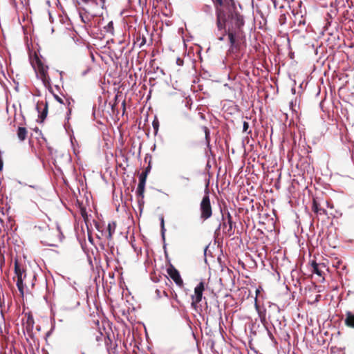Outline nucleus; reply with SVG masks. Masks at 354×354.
I'll use <instances>...</instances> for the list:
<instances>
[{
  "label": "nucleus",
  "instance_id": "obj_43",
  "mask_svg": "<svg viewBox=\"0 0 354 354\" xmlns=\"http://www.w3.org/2000/svg\"><path fill=\"white\" fill-rule=\"evenodd\" d=\"M82 354H84V353H82Z\"/></svg>",
  "mask_w": 354,
  "mask_h": 354
},
{
  "label": "nucleus",
  "instance_id": "obj_4",
  "mask_svg": "<svg viewBox=\"0 0 354 354\" xmlns=\"http://www.w3.org/2000/svg\"><path fill=\"white\" fill-rule=\"evenodd\" d=\"M222 219L223 221V225L219 224L218 227L215 231V234L218 235L220 232L221 225H223V232L228 237L234 234V231L233 230V222L232 216L229 212L227 213L226 218L224 214H222Z\"/></svg>",
  "mask_w": 354,
  "mask_h": 354
},
{
  "label": "nucleus",
  "instance_id": "obj_1",
  "mask_svg": "<svg viewBox=\"0 0 354 354\" xmlns=\"http://www.w3.org/2000/svg\"><path fill=\"white\" fill-rule=\"evenodd\" d=\"M216 14V24L218 30L223 34L218 39L223 41L227 35L230 48L229 52L232 54L240 53L245 43V35L243 31L245 20L243 15L239 11L234 0H212Z\"/></svg>",
  "mask_w": 354,
  "mask_h": 354
},
{
  "label": "nucleus",
  "instance_id": "obj_2",
  "mask_svg": "<svg viewBox=\"0 0 354 354\" xmlns=\"http://www.w3.org/2000/svg\"><path fill=\"white\" fill-rule=\"evenodd\" d=\"M15 273L17 278V286L21 296H24V289L26 288L28 289V284H27V274L25 268L19 263L17 259L15 261Z\"/></svg>",
  "mask_w": 354,
  "mask_h": 354
},
{
  "label": "nucleus",
  "instance_id": "obj_36",
  "mask_svg": "<svg viewBox=\"0 0 354 354\" xmlns=\"http://www.w3.org/2000/svg\"><path fill=\"white\" fill-rule=\"evenodd\" d=\"M137 41H138L139 40L140 41H142V38H140V36L139 35V37H137Z\"/></svg>",
  "mask_w": 354,
  "mask_h": 354
},
{
  "label": "nucleus",
  "instance_id": "obj_33",
  "mask_svg": "<svg viewBox=\"0 0 354 354\" xmlns=\"http://www.w3.org/2000/svg\"><path fill=\"white\" fill-rule=\"evenodd\" d=\"M145 43H146V39H145L144 37H142V41H140V44H139V45H140V46L141 47V46H143Z\"/></svg>",
  "mask_w": 354,
  "mask_h": 354
},
{
  "label": "nucleus",
  "instance_id": "obj_39",
  "mask_svg": "<svg viewBox=\"0 0 354 354\" xmlns=\"http://www.w3.org/2000/svg\"><path fill=\"white\" fill-rule=\"evenodd\" d=\"M225 223H226V225H227V227H229V224H227V221H225Z\"/></svg>",
  "mask_w": 354,
  "mask_h": 354
},
{
  "label": "nucleus",
  "instance_id": "obj_18",
  "mask_svg": "<svg viewBox=\"0 0 354 354\" xmlns=\"http://www.w3.org/2000/svg\"><path fill=\"white\" fill-rule=\"evenodd\" d=\"M202 10L207 15H209V16L212 17L213 8L211 5H204L202 8Z\"/></svg>",
  "mask_w": 354,
  "mask_h": 354
},
{
  "label": "nucleus",
  "instance_id": "obj_38",
  "mask_svg": "<svg viewBox=\"0 0 354 354\" xmlns=\"http://www.w3.org/2000/svg\"><path fill=\"white\" fill-rule=\"evenodd\" d=\"M162 293L164 294V295L167 296V294L165 291H163Z\"/></svg>",
  "mask_w": 354,
  "mask_h": 354
},
{
  "label": "nucleus",
  "instance_id": "obj_13",
  "mask_svg": "<svg viewBox=\"0 0 354 354\" xmlns=\"http://www.w3.org/2000/svg\"><path fill=\"white\" fill-rule=\"evenodd\" d=\"M116 228V223L115 222L109 223L107 225L106 230L105 232L106 236L108 239H112L113 234H114Z\"/></svg>",
  "mask_w": 354,
  "mask_h": 354
},
{
  "label": "nucleus",
  "instance_id": "obj_19",
  "mask_svg": "<svg viewBox=\"0 0 354 354\" xmlns=\"http://www.w3.org/2000/svg\"><path fill=\"white\" fill-rule=\"evenodd\" d=\"M35 279H36V277L35 275H32L30 277H27V284H28V288H34L35 283H34L33 281Z\"/></svg>",
  "mask_w": 354,
  "mask_h": 354
},
{
  "label": "nucleus",
  "instance_id": "obj_25",
  "mask_svg": "<svg viewBox=\"0 0 354 354\" xmlns=\"http://www.w3.org/2000/svg\"><path fill=\"white\" fill-rule=\"evenodd\" d=\"M286 15L284 14L280 15L279 19V24L281 25L284 24L285 22H286Z\"/></svg>",
  "mask_w": 354,
  "mask_h": 354
},
{
  "label": "nucleus",
  "instance_id": "obj_15",
  "mask_svg": "<svg viewBox=\"0 0 354 354\" xmlns=\"http://www.w3.org/2000/svg\"><path fill=\"white\" fill-rule=\"evenodd\" d=\"M84 4H91L95 7L104 8L105 0H81Z\"/></svg>",
  "mask_w": 354,
  "mask_h": 354
},
{
  "label": "nucleus",
  "instance_id": "obj_3",
  "mask_svg": "<svg viewBox=\"0 0 354 354\" xmlns=\"http://www.w3.org/2000/svg\"><path fill=\"white\" fill-rule=\"evenodd\" d=\"M32 64L35 69L37 71L38 75L46 86H50V79L48 74V67L43 64L41 60L37 55H35L32 60Z\"/></svg>",
  "mask_w": 354,
  "mask_h": 354
},
{
  "label": "nucleus",
  "instance_id": "obj_34",
  "mask_svg": "<svg viewBox=\"0 0 354 354\" xmlns=\"http://www.w3.org/2000/svg\"><path fill=\"white\" fill-rule=\"evenodd\" d=\"M122 107H123V111H125V106H126V102L125 100H124L122 103Z\"/></svg>",
  "mask_w": 354,
  "mask_h": 354
},
{
  "label": "nucleus",
  "instance_id": "obj_16",
  "mask_svg": "<svg viewBox=\"0 0 354 354\" xmlns=\"http://www.w3.org/2000/svg\"><path fill=\"white\" fill-rule=\"evenodd\" d=\"M28 130L25 127H19L17 130V135L20 141H24L27 137Z\"/></svg>",
  "mask_w": 354,
  "mask_h": 354
},
{
  "label": "nucleus",
  "instance_id": "obj_22",
  "mask_svg": "<svg viewBox=\"0 0 354 354\" xmlns=\"http://www.w3.org/2000/svg\"><path fill=\"white\" fill-rule=\"evenodd\" d=\"M104 29L107 32L113 33V24L112 21L108 23V24L104 26Z\"/></svg>",
  "mask_w": 354,
  "mask_h": 354
},
{
  "label": "nucleus",
  "instance_id": "obj_14",
  "mask_svg": "<svg viewBox=\"0 0 354 354\" xmlns=\"http://www.w3.org/2000/svg\"><path fill=\"white\" fill-rule=\"evenodd\" d=\"M344 323L348 327L354 328V314L350 311L346 312Z\"/></svg>",
  "mask_w": 354,
  "mask_h": 354
},
{
  "label": "nucleus",
  "instance_id": "obj_20",
  "mask_svg": "<svg viewBox=\"0 0 354 354\" xmlns=\"http://www.w3.org/2000/svg\"><path fill=\"white\" fill-rule=\"evenodd\" d=\"M152 126L154 130V134L156 135L159 129V121L156 118L153 120Z\"/></svg>",
  "mask_w": 354,
  "mask_h": 354
},
{
  "label": "nucleus",
  "instance_id": "obj_27",
  "mask_svg": "<svg viewBox=\"0 0 354 354\" xmlns=\"http://www.w3.org/2000/svg\"><path fill=\"white\" fill-rule=\"evenodd\" d=\"M176 64H177L178 66H183V64H184L183 59H181L180 57H178V58H176Z\"/></svg>",
  "mask_w": 354,
  "mask_h": 354
},
{
  "label": "nucleus",
  "instance_id": "obj_6",
  "mask_svg": "<svg viewBox=\"0 0 354 354\" xmlns=\"http://www.w3.org/2000/svg\"><path fill=\"white\" fill-rule=\"evenodd\" d=\"M205 290V283L201 281L194 288V293L191 296L192 298V307L196 308L197 304L200 303L203 298V292Z\"/></svg>",
  "mask_w": 354,
  "mask_h": 354
},
{
  "label": "nucleus",
  "instance_id": "obj_11",
  "mask_svg": "<svg viewBox=\"0 0 354 354\" xmlns=\"http://www.w3.org/2000/svg\"><path fill=\"white\" fill-rule=\"evenodd\" d=\"M294 15L293 22L298 26H304L306 24V19L304 17L303 12L301 9L299 10H295V9L292 11Z\"/></svg>",
  "mask_w": 354,
  "mask_h": 354
},
{
  "label": "nucleus",
  "instance_id": "obj_42",
  "mask_svg": "<svg viewBox=\"0 0 354 354\" xmlns=\"http://www.w3.org/2000/svg\"><path fill=\"white\" fill-rule=\"evenodd\" d=\"M71 109L70 108H68V112L71 113Z\"/></svg>",
  "mask_w": 354,
  "mask_h": 354
},
{
  "label": "nucleus",
  "instance_id": "obj_30",
  "mask_svg": "<svg viewBox=\"0 0 354 354\" xmlns=\"http://www.w3.org/2000/svg\"><path fill=\"white\" fill-rule=\"evenodd\" d=\"M150 169H151V165H149L147 167H146L145 170L144 171H142V173H146V176H147L149 172L150 171Z\"/></svg>",
  "mask_w": 354,
  "mask_h": 354
},
{
  "label": "nucleus",
  "instance_id": "obj_41",
  "mask_svg": "<svg viewBox=\"0 0 354 354\" xmlns=\"http://www.w3.org/2000/svg\"><path fill=\"white\" fill-rule=\"evenodd\" d=\"M184 179H185L186 180H189V178H183Z\"/></svg>",
  "mask_w": 354,
  "mask_h": 354
},
{
  "label": "nucleus",
  "instance_id": "obj_21",
  "mask_svg": "<svg viewBox=\"0 0 354 354\" xmlns=\"http://www.w3.org/2000/svg\"><path fill=\"white\" fill-rule=\"evenodd\" d=\"M203 131H204V133H205V140H206L207 142L209 143V140H210V132H209V129L207 127H203Z\"/></svg>",
  "mask_w": 354,
  "mask_h": 354
},
{
  "label": "nucleus",
  "instance_id": "obj_17",
  "mask_svg": "<svg viewBox=\"0 0 354 354\" xmlns=\"http://www.w3.org/2000/svg\"><path fill=\"white\" fill-rule=\"evenodd\" d=\"M34 319L32 315H28L25 323V328L27 331H30L32 330L34 326Z\"/></svg>",
  "mask_w": 354,
  "mask_h": 354
},
{
  "label": "nucleus",
  "instance_id": "obj_5",
  "mask_svg": "<svg viewBox=\"0 0 354 354\" xmlns=\"http://www.w3.org/2000/svg\"><path fill=\"white\" fill-rule=\"evenodd\" d=\"M200 211L201 218L203 221L209 218L212 215V208L208 193L205 194L201 202Z\"/></svg>",
  "mask_w": 354,
  "mask_h": 354
},
{
  "label": "nucleus",
  "instance_id": "obj_35",
  "mask_svg": "<svg viewBox=\"0 0 354 354\" xmlns=\"http://www.w3.org/2000/svg\"><path fill=\"white\" fill-rule=\"evenodd\" d=\"M67 105L69 106L71 104V102L67 99L66 100Z\"/></svg>",
  "mask_w": 354,
  "mask_h": 354
},
{
  "label": "nucleus",
  "instance_id": "obj_31",
  "mask_svg": "<svg viewBox=\"0 0 354 354\" xmlns=\"http://www.w3.org/2000/svg\"><path fill=\"white\" fill-rule=\"evenodd\" d=\"M138 204H139L140 207L144 205L143 198L138 197Z\"/></svg>",
  "mask_w": 354,
  "mask_h": 354
},
{
  "label": "nucleus",
  "instance_id": "obj_28",
  "mask_svg": "<svg viewBox=\"0 0 354 354\" xmlns=\"http://www.w3.org/2000/svg\"><path fill=\"white\" fill-rule=\"evenodd\" d=\"M324 201H326L327 203H325V207H330V208L333 207V203H331L330 201H329L326 199H324Z\"/></svg>",
  "mask_w": 354,
  "mask_h": 354
},
{
  "label": "nucleus",
  "instance_id": "obj_32",
  "mask_svg": "<svg viewBox=\"0 0 354 354\" xmlns=\"http://www.w3.org/2000/svg\"><path fill=\"white\" fill-rule=\"evenodd\" d=\"M156 297H157L158 298H160V297H161V292H160V290L156 289Z\"/></svg>",
  "mask_w": 354,
  "mask_h": 354
},
{
  "label": "nucleus",
  "instance_id": "obj_40",
  "mask_svg": "<svg viewBox=\"0 0 354 354\" xmlns=\"http://www.w3.org/2000/svg\"><path fill=\"white\" fill-rule=\"evenodd\" d=\"M62 73H63V72H60L59 73V75H60L61 77L62 76Z\"/></svg>",
  "mask_w": 354,
  "mask_h": 354
},
{
  "label": "nucleus",
  "instance_id": "obj_8",
  "mask_svg": "<svg viewBox=\"0 0 354 354\" xmlns=\"http://www.w3.org/2000/svg\"><path fill=\"white\" fill-rule=\"evenodd\" d=\"M167 274L171 279L176 283V284L182 288L183 286V281L180 275L179 272L172 265H171L167 270Z\"/></svg>",
  "mask_w": 354,
  "mask_h": 354
},
{
  "label": "nucleus",
  "instance_id": "obj_24",
  "mask_svg": "<svg viewBox=\"0 0 354 354\" xmlns=\"http://www.w3.org/2000/svg\"><path fill=\"white\" fill-rule=\"evenodd\" d=\"M165 228L164 219H163V218H161V234H162L163 239L165 238Z\"/></svg>",
  "mask_w": 354,
  "mask_h": 354
},
{
  "label": "nucleus",
  "instance_id": "obj_29",
  "mask_svg": "<svg viewBox=\"0 0 354 354\" xmlns=\"http://www.w3.org/2000/svg\"><path fill=\"white\" fill-rule=\"evenodd\" d=\"M54 97H55V98L56 99V100H57V102H59V103H61V104H65V103L64 102V100H63V99H62V98H61L60 97H59V96H58V95H54Z\"/></svg>",
  "mask_w": 354,
  "mask_h": 354
},
{
  "label": "nucleus",
  "instance_id": "obj_37",
  "mask_svg": "<svg viewBox=\"0 0 354 354\" xmlns=\"http://www.w3.org/2000/svg\"><path fill=\"white\" fill-rule=\"evenodd\" d=\"M298 4H299V7L301 8V1H299V2L298 3Z\"/></svg>",
  "mask_w": 354,
  "mask_h": 354
},
{
  "label": "nucleus",
  "instance_id": "obj_7",
  "mask_svg": "<svg viewBox=\"0 0 354 354\" xmlns=\"http://www.w3.org/2000/svg\"><path fill=\"white\" fill-rule=\"evenodd\" d=\"M325 203H327L324 201V199L323 198L317 196L313 198L312 205L313 212L319 215H327V212L325 209Z\"/></svg>",
  "mask_w": 354,
  "mask_h": 354
},
{
  "label": "nucleus",
  "instance_id": "obj_23",
  "mask_svg": "<svg viewBox=\"0 0 354 354\" xmlns=\"http://www.w3.org/2000/svg\"><path fill=\"white\" fill-rule=\"evenodd\" d=\"M255 308L258 310L259 314V315L261 317V322H263L265 320V315H262V313L260 311L259 306V305L257 304V302L255 303Z\"/></svg>",
  "mask_w": 354,
  "mask_h": 354
},
{
  "label": "nucleus",
  "instance_id": "obj_9",
  "mask_svg": "<svg viewBox=\"0 0 354 354\" xmlns=\"http://www.w3.org/2000/svg\"><path fill=\"white\" fill-rule=\"evenodd\" d=\"M37 110L38 113H39V117L41 122H43L47 116L48 102L46 101L38 102L37 104Z\"/></svg>",
  "mask_w": 354,
  "mask_h": 354
},
{
  "label": "nucleus",
  "instance_id": "obj_10",
  "mask_svg": "<svg viewBox=\"0 0 354 354\" xmlns=\"http://www.w3.org/2000/svg\"><path fill=\"white\" fill-rule=\"evenodd\" d=\"M146 173H141L139 177V183L137 187L136 194L138 197L144 198L145 187L147 180Z\"/></svg>",
  "mask_w": 354,
  "mask_h": 354
},
{
  "label": "nucleus",
  "instance_id": "obj_12",
  "mask_svg": "<svg viewBox=\"0 0 354 354\" xmlns=\"http://www.w3.org/2000/svg\"><path fill=\"white\" fill-rule=\"evenodd\" d=\"M312 268H313V273L317 274L319 277H322L324 274V271L322 268H325L326 266L324 264H319L316 263L315 261H313L311 263Z\"/></svg>",
  "mask_w": 354,
  "mask_h": 354
},
{
  "label": "nucleus",
  "instance_id": "obj_26",
  "mask_svg": "<svg viewBox=\"0 0 354 354\" xmlns=\"http://www.w3.org/2000/svg\"><path fill=\"white\" fill-rule=\"evenodd\" d=\"M249 128V124L248 122L244 121L243 124V131L246 132Z\"/></svg>",
  "mask_w": 354,
  "mask_h": 354
}]
</instances>
